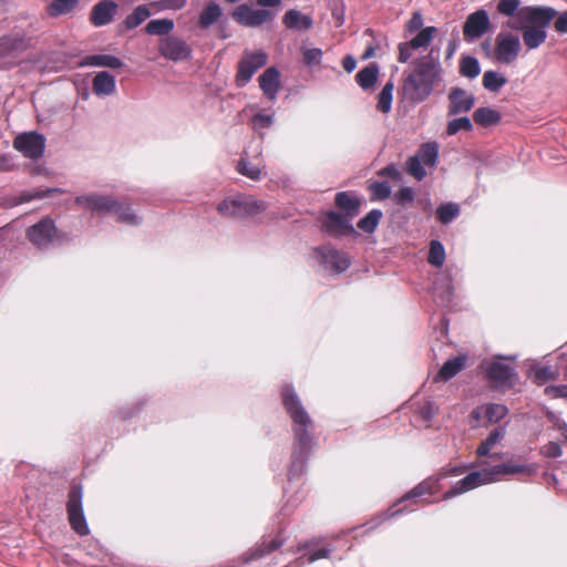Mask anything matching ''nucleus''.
I'll return each mask as SVG.
<instances>
[{
	"mask_svg": "<svg viewBox=\"0 0 567 567\" xmlns=\"http://www.w3.org/2000/svg\"><path fill=\"white\" fill-rule=\"evenodd\" d=\"M281 405L291 421L292 445L288 466V481H299L308 468V462L317 445L315 422L303 405L295 385L285 382L279 390Z\"/></svg>",
	"mask_w": 567,
	"mask_h": 567,
	"instance_id": "nucleus-1",
	"label": "nucleus"
},
{
	"mask_svg": "<svg viewBox=\"0 0 567 567\" xmlns=\"http://www.w3.org/2000/svg\"><path fill=\"white\" fill-rule=\"evenodd\" d=\"M520 0H498L497 12L511 18L505 27L520 32L527 50L538 49L547 39V28L550 25L555 11L549 6H524Z\"/></svg>",
	"mask_w": 567,
	"mask_h": 567,
	"instance_id": "nucleus-2",
	"label": "nucleus"
},
{
	"mask_svg": "<svg viewBox=\"0 0 567 567\" xmlns=\"http://www.w3.org/2000/svg\"><path fill=\"white\" fill-rule=\"evenodd\" d=\"M442 73L439 54L432 49L427 56L413 61V70L403 79L402 97L413 106L425 102L442 81Z\"/></svg>",
	"mask_w": 567,
	"mask_h": 567,
	"instance_id": "nucleus-3",
	"label": "nucleus"
},
{
	"mask_svg": "<svg viewBox=\"0 0 567 567\" xmlns=\"http://www.w3.org/2000/svg\"><path fill=\"white\" fill-rule=\"evenodd\" d=\"M334 205L337 210H327L321 219V233L334 239L358 238L352 220L361 212L362 198L354 192L341 190L334 196Z\"/></svg>",
	"mask_w": 567,
	"mask_h": 567,
	"instance_id": "nucleus-4",
	"label": "nucleus"
},
{
	"mask_svg": "<svg viewBox=\"0 0 567 567\" xmlns=\"http://www.w3.org/2000/svg\"><path fill=\"white\" fill-rule=\"evenodd\" d=\"M467 470V465H454L449 468H443L437 475L430 476L419 484H416L412 489L406 492L402 497H400L392 506H390L384 513H382L377 518L372 519L369 525L370 528H374L381 524V522L398 517L400 515L411 513L415 511V507L412 504L417 503V498L424 495H434L440 489V481L447 476H458L463 474Z\"/></svg>",
	"mask_w": 567,
	"mask_h": 567,
	"instance_id": "nucleus-5",
	"label": "nucleus"
},
{
	"mask_svg": "<svg viewBox=\"0 0 567 567\" xmlns=\"http://www.w3.org/2000/svg\"><path fill=\"white\" fill-rule=\"evenodd\" d=\"M267 208V202L240 194L225 198L217 205V210L220 215L239 219L256 216Z\"/></svg>",
	"mask_w": 567,
	"mask_h": 567,
	"instance_id": "nucleus-6",
	"label": "nucleus"
},
{
	"mask_svg": "<svg viewBox=\"0 0 567 567\" xmlns=\"http://www.w3.org/2000/svg\"><path fill=\"white\" fill-rule=\"evenodd\" d=\"M65 508L69 524L74 533L81 537L89 535L90 527L84 515L83 486L81 483L75 481L71 483Z\"/></svg>",
	"mask_w": 567,
	"mask_h": 567,
	"instance_id": "nucleus-7",
	"label": "nucleus"
},
{
	"mask_svg": "<svg viewBox=\"0 0 567 567\" xmlns=\"http://www.w3.org/2000/svg\"><path fill=\"white\" fill-rule=\"evenodd\" d=\"M27 239L40 251L49 250L58 239L54 219L47 215L25 230Z\"/></svg>",
	"mask_w": 567,
	"mask_h": 567,
	"instance_id": "nucleus-8",
	"label": "nucleus"
},
{
	"mask_svg": "<svg viewBox=\"0 0 567 567\" xmlns=\"http://www.w3.org/2000/svg\"><path fill=\"white\" fill-rule=\"evenodd\" d=\"M315 259L326 270L342 274L351 266V259L344 251L337 249L331 244H324L312 249Z\"/></svg>",
	"mask_w": 567,
	"mask_h": 567,
	"instance_id": "nucleus-9",
	"label": "nucleus"
},
{
	"mask_svg": "<svg viewBox=\"0 0 567 567\" xmlns=\"http://www.w3.org/2000/svg\"><path fill=\"white\" fill-rule=\"evenodd\" d=\"M504 359L506 357L497 355V360L485 362L482 367H484L486 379L494 383L495 388L511 389L518 381V373L514 367L499 361Z\"/></svg>",
	"mask_w": 567,
	"mask_h": 567,
	"instance_id": "nucleus-10",
	"label": "nucleus"
},
{
	"mask_svg": "<svg viewBox=\"0 0 567 567\" xmlns=\"http://www.w3.org/2000/svg\"><path fill=\"white\" fill-rule=\"evenodd\" d=\"M522 50V43L518 35L502 30L495 38V44L493 50V59L501 64L514 63Z\"/></svg>",
	"mask_w": 567,
	"mask_h": 567,
	"instance_id": "nucleus-11",
	"label": "nucleus"
},
{
	"mask_svg": "<svg viewBox=\"0 0 567 567\" xmlns=\"http://www.w3.org/2000/svg\"><path fill=\"white\" fill-rule=\"evenodd\" d=\"M267 61L268 54L264 50L246 51L237 64L236 85L238 87L247 85L254 74L267 64Z\"/></svg>",
	"mask_w": 567,
	"mask_h": 567,
	"instance_id": "nucleus-12",
	"label": "nucleus"
},
{
	"mask_svg": "<svg viewBox=\"0 0 567 567\" xmlns=\"http://www.w3.org/2000/svg\"><path fill=\"white\" fill-rule=\"evenodd\" d=\"M286 527L280 520L278 523V530L274 537L264 536L260 543H257L254 547L247 550L241 556L243 564L248 565L257 559L265 557L267 554L272 553L280 548L288 539Z\"/></svg>",
	"mask_w": 567,
	"mask_h": 567,
	"instance_id": "nucleus-13",
	"label": "nucleus"
},
{
	"mask_svg": "<svg viewBox=\"0 0 567 567\" xmlns=\"http://www.w3.org/2000/svg\"><path fill=\"white\" fill-rule=\"evenodd\" d=\"M45 136L37 131L23 132L13 140V147L24 157L37 161L45 151Z\"/></svg>",
	"mask_w": 567,
	"mask_h": 567,
	"instance_id": "nucleus-14",
	"label": "nucleus"
},
{
	"mask_svg": "<svg viewBox=\"0 0 567 567\" xmlns=\"http://www.w3.org/2000/svg\"><path fill=\"white\" fill-rule=\"evenodd\" d=\"M231 18L240 25L257 28L276 18L269 9H254L248 3H240L231 12Z\"/></svg>",
	"mask_w": 567,
	"mask_h": 567,
	"instance_id": "nucleus-15",
	"label": "nucleus"
},
{
	"mask_svg": "<svg viewBox=\"0 0 567 567\" xmlns=\"http://www.w3.org/2000/svg\"><path fill=\"white\" fill-rule=\"evenodd\" d=\"M494 482L489 467L481 471H472L457 481L449 491L443 494V499H451L463 493L477 488L482 485Z\"/></svg>",
	"mask_w": 567,
	"mask_h": 567,
	"instance_id": "nucleus-16",
	"label": "nucleus"
},
{
	"mask_svg": "<svg viewBox=\"0 0 567 567\" xmlns=\"http://www.w3.org/2000/svg\"><path fill=\"white\" fill-rule=\"evenodd\" d=\"M158 51L164 59L173 62L187 61L193 56L192 47L177 35L162 38Z\"/></svg>",
	"mask_w": 567,
	"mask_h": 567,
	"instance_id": "nucleus-17",
	"label": "nucleus"
},
{
	"mask_svg": "<svg viewBox=\"0 0 567 567\" xmlns=\"http://www.w3.org/2000/svg\"><path fill=\"white\" fill-rule=\"evenodd\" d=\"M491 28L488 12L484 9H477L470 13L463 24L464 40L468 43L482 38Z\"/></svg>",
	"mask_w": 567,
	"mask_h": 567,
	"instance_id": "nucleus-18",
	"label": "nucleus"
},
{
	"mask_svg": "<svg viewBox=\"0 0 567 567\" xmlns=\"http://www.w3.org/2000/svg\"><path fill=\"white\" fill-rule=\"evenodd\" d=\"M75 203L80 207L92 210L97 214L110 213L118 207L117 199L112 195L91 193L75 197Z\"/></svg>",
	"mask_w": 567,
	"mask_h": 567,
	"instance_id": "nucleus-19",
	"label": "nucleus"
},
{
	"mask_svg": "<svg viewBox=\"0 0 567 567\" xmlns=\"http://www.w3.org/2000/svg\"><path fill=\"white\" fill-rule=\"evenodd\" d=\"M447 115L455 116L470 112L475 105V96L462 87H452L447 95Z\"/></svg>",
	"mask_w": 567,
	"mask_h": 567,
	"instance_id": "nucleus-20",
	"label": "nucleus"
},
{
	"mask_svg": "<svg viewBox=\"0 0 567 567\" xmlns=\"http://www.w3.org/2000/svg\"><path fill=\"white\" fill-rule=\"evenodd\" d=\"M118 10V4L114 0H101L96 2L90 12V22L100 28L110 24Z\"/></svg>",
	"mask_w": 567,
	"mask_h": 567,
	"instance_id": "nucleus-21",
	"label": "nucleus"
},
{
	"mask_svg": "<svg viewBox=\"0 0 567 567\" xmlns=\"http://www.w3.org/2000/svg\"><path fill=\"white\" fill-rule=\"evenodd\" d=\"M281 74L277 66L267 68L259 76V87L262 91L264 95L270 100L275 101L277 99L278 92L281 86L280 81Z\"/></svg>",
	"mask_w": 567,
	"mask_h": 567,
	"instance_id": "nucleus-22",
	"label": "nucleus"
},
{
	"mask_svg": "<svg viewBox=\"0 0 567 567\" xmlns=\"http://www.w3.org/2000/svg\"><path fill=\"white\" fill-rule=\"evenodd\" d=\"M434 289L435 298L442 306L447 307L452 303L455 289L452 282V271L450 268H446L439 275Z\"/></svg>",
	"mask_w": 567,
	"mask_h": 567,
	"instance_id": "nucleus-23",
	"label": "nucleus"
},
{
	"mask_svg": "<svg viewBox=\"0 0 567 567\" xmlns=\"http://www.w3.org/2000/svg\"><path fill=\"white\" fill-rule=\"evenodd\" d=\"M282 23L288 30L305 32L313 27V19L298 9H289L282 17Z\"/></svg>",
	"mask_w": 567,
	"mask_h": 567,
	"instance_id": "nucleus-24",
	"label": "nucleus"
},
{
	"mask_svg": "<svg viewBox=\"0 0 567 567\" xmlns=\"http://www.w3.org/2000/svg\"><path fill=\"white\" fill-rule=\"evenodd\" d=\"M63 190L60 187H45V188H35V189H24L21 190L18 195L12 198V204L14 206L22 205L25 203H30L35 199H45L55 194H61Z\"/></svg>",
	"mask_w": 567,
	"mask_h": 567,
	"instance_id": "nucleus-25",
	"label": "nucleus"
},
{
	"mask_svg": "<svg viewBox=\"0 0 567 567\" xmlns=\"http://www.w3.org/2000/svg\"><path fill=\"white\" fill-rule=\"evenodd\" d=\"M466 364L465 355H457L446 360L439 372L434 375L433 382L449 381L457 375Z\"/></svg>",
	"mask_w": 567,
	"mask_h": 567,
	"instance_id": "nucleus-26",
	"label": "nucleus"
},
{
	"mask_svg": "<svg viewBox=\"0 0 567 567\" xmlns=\"http://www.w3.org/2000/svg\"><path fill=\"white\" fill-rule=\"evenodd\" d=\"M124 65L123 61L112 54H89L82 58L80 66L120 69Z\"/></svg>",
	"mask_w": 567,
	"mask_h": 567,
	"instance_id": "nucleus-27",
	"label": "nucleus"
},
{
	"mask_svg": "<svg viewBox=\"0 0 567 567\" xmlns=\"http://www.w3.org/2000/svg\"><path fill=\"white\" fill-rule=\"evenodd\" d=\"M492 477H494V482L497 481V476L503 475H514V474H536L537 466L536 464H514V463H502L496 464L489 467Z\"/></svg>",
	"mask_w": 567,
	"mask_h": 567,
	"instance_id": "nucleus-28",
	"label": "nucleus"
},
{
	"mask_svg": "<svg viewBox=\"0 0 567 567\" xmlns=\"http://www.w3.org/2000/svg\"><path fill=\"white\" fill-rule=\"evenodd\" d=\"M506 434V429L504 426H498L493 429L488 435L480 443L476 449V455L478 457L491 456V457H501L497 453H491L492 447H494L497 443H499Z\"/></svg>",
	"mask_w": 567,
	"mask_h": 567,
	"instance_id": "nucleus-29",
	"label": "nucleus"
},
{
	"mask_svg": "<svg viewBox=\"0 0 567 567\" xmlns=\"http://www.w3.org/2000/svg\"><path fill=\"white\" fill-rule=\"evenodd\" d=\"M93 92L97 96H107L116 90V79L109 71L97 72L93 79Z\"/></svg>",
	"mask_w": 567,
	"mask_h": 567,
	"instance_id": "nucleus-30",
	"label": "nucleus"
},
{
	"mask_svg": "<svg viewBox=\"0 0 567 567\" xmlns=\"http://www.w3.org/2000/svg\"><path fill=\"white\" fill-rule=\"evenodd\" d=\"M380 68L375 62L369 63L355 74V81L363 91L374 89L379 79Z\"/></svg>",
	"mask_w": 567,
	"mask_h": 567,
	"instance_id": "nucleus-31",
	"label": "nucleus"
},
{
	"mask_svg": "<svg viewBox=\"0 0 567 567\" xmlns=\"http://www.w3.org/2000/svg\"><path fill=\"white\" fill-rule=\"evenodd\" d=\"M150 17L151 10L148 7L146 4H140L122 21L118 25V32L123 33L124 31L133 30L140 27Z\"/></svg>",
	"mask_w": 567,
	"mask_h": 567,
	"instance_id": "nucleus-32",
	"label": "nucleus"
},
{
	"mask_svg": "<svg viewBox=\"0 0 567 567\" xmlns=\"http://www.w3.org/2000/svg\"><path fill=\"white\" fill-rule=\"evenodd\" d=\"M148 400L150 399L147 395H141V396L136 398L134 400V402L126 403V404L120 406L116 410L114 419L120 420V421H127V420H131V419L137 416L143 411V409L146 406V404L148 403Z\"/></svg>",
	"mask_w": 567,
	"mask_h": 567,
	"instance_id": "nucleus-33",
	"label": "nucleus"
},
{
	"mask_svg": "<svg viewBox=\"0 0 567 567\" xmlns=\"http://www.w3.org/2000/svg\"><path fill=\"white\" fill-rule=\"evenodd\" d=\"M472 117L476 124L483 127H491L501 123L502 113L489 106H481L473 112Z\"/></svg>",
	"mask_w": 567,
	"mask_h": 567,
	"instance_id": "nucleus-34",
	"label": "nucleus"
},
{
	"mask_svg": "<svg viewBox=\"0 0 567 567\" xmlns=\"http://www.w3.org/2000/svg\"><path fill=\"white\" fill-rule=\"evenodd\" d=\"M221 16L223 10L220 6L215 1H210L202 10L198 24L200 29H208L215 24Z\"/></svg>",
	"mask_w": 567,
	"mask_h": 567,
	"instance_id": "nucleus-35",
	"label": "nucleus"
},
{
	"mask_svg": "<svg viewBox=\"0 0 567 567\" xmlns=\"http://www.w3.org/2000/svg\"><path fill=\"white\" fill-rule=\"evenodd\" d=\"M117 206L112 214L117 216V221L127 226H138L142 224V217H140L132 206L127 203L120 202L117 199Z\"/></svg>",
	"mask_w": 567,
	"mask_h": 567,
	"instance_id": "nucleus-36",
	"label": "nucleus"
},
{
	"mask_svg": "<svg viewBox=\"0 0 567 567\" xmlns=\"http://www.w3.org/2000/svg\"><path fill=\"white\" fill-rule=\"evenodd\" d=\"M175 22L169 18L153 19L145 25V32L150 35L168 37L174 30Z\"/></svg>",
	"mask_w": 567,
	"mask_h": 567,
	"instance_id": "nucleus-37",
	"label": "nucleus"
},
{
	"mask_svg": "<svg viewBox=\"0 0 567 567\" xmlns=\"http://www.w3.org/2000/svg\"><path fill=\"white\" fill-rule=\"evenodd\" d=\"M383 217V212L379 208L371 209L367 215L360 218L357 223V228L364 234H373Z\"/></svg>",
	"mask_w": 567,
	"mask_h": 567,
	"instance_id": "nucleus-38",
	"label": "nucleus"
},
{
	"mask_svg": "<svg viewBox=\"0 0 567 567\" xmlns=\"http://www.w3.org/2000/svg\"><path fill=\"white\" fill-rule=\"evenodd\" d=\"M461 214V207L457 203L446 202L437 206L435 215L442 225H449Z\"/></svg>",
	"mask_w": 567,
	"mask_h": 567,
	"instance_id": "nucleus-39",
	"label": "nucleus"
},
{
	"mask_svg": "<svg viewBox=\"0 0 567 567\" xmlns=\"http://www.w3.org/2000/svg\"><path fill=\"white\" fill-rule=\"evenodd\" d=\"M481 63L473 55H463L460 60V74L470 80L476 79L481 73Z\"/></svg>",
	"mask_w": 567,
	"mask_h": 567,
	"instance_id": "nucleus-40",
	"label": "nucleus"
},
{
	"mask_svg": "<svg viewBox=\"0 0 567 567\" xmlns=\"http://www.w3.org/2000/svg\"><path fill=\"white\" fill-rule=\"evenodd\" d=\"M440 154V147L436 142H426L423 143L416 155L420 156V159L430 167L436 166Z\"/></svg>",
	"mask_w": 567,
	"mask_h": 567,
	"instance_id": "nucleus-41",
	"label": "nucleus"
},
{
	"mask_svg": "<svg viewBox=\"0 0 567 567\" xmlns=\"http://www.w3.org/2000/svg\"><path fill=\"white\" fill-rule=\"evenodd\" d=\"M393 90L394 83L392 80H389L378 94L377 110L379 112L383 114L391 112L393 103Z\"/></svg>",
	"mask_w": 567,
	"mask_h": 567,
	"instance_id": "nucleus-42",
	"label": "nucleus"
},
{
	"mask_svg": "<svg viewBox=\"0 0 567 567\" xmlns=\"http://www.w3.org/2000/svg\"><path fill=\"white\" fill-rule=\"evenodd\" d=\"M482 82L485 90L498 92L507 83V78L498 71L487 70L483 74Z\"/></svg>",
	"mask_w": 567,
	"mask_h": 567,
	"instance_id": "nucleus-43",
	"label": "nucleus"
},
{
	"mask_svg": "<svg viewBox=\"0 0 567 567\" xmlns=\"http://www.w3.org/2000/svg\"><path fill=\"white\" fill-rule=\"evenodd\" d=\"M445 258V247L442 241L432 239L429 247L427 262L435 268H441L444 265Z\"/></svg>",
	"mask_w": 567,
	"mask_h": 567,
	"instance_id": "nucleus-44",
	"label": "nucleus"
},
{
	"mask_svg": "<svg viewBox=\"0 0 567 567\" xmlns=\"http://www.w3.org/2000/svg\"><path fill=\"white\" fill-rule=\"evenodd\" d=\"M80 0H53L48 6V14L50 17H60L72 12L79 4Z\"/></svg>",
	"mask_w": 567,
	"mask_h": 567,
	"instance_id": "nucleus-45",
	"label": "nucleus"
},
{
	"mask_svg": "<svg viewBox=\"0 0 567 567\" xmlns=\"http://www.w3.org/2000/svg\"><path fill=\"white\" fill-rule=\"evenodd\" d=\"M483 414L488 423H498L508 414V408L502 403L483 404Z\"/></svg>",
	"mask_w": 567,
	"mask_h": 567,
	"instance_id": "nucleus-46",
	"label": "nucleus"
},
{
	"mask_svg": "<svg viewBox=\"0 0 567 567\" xmlns=\"http://www.w3.org/2000/svg\"><path fill=\"white\" fill-rule=\"evenodd\" d=\"M436 31L437 29L434 25L423 28L409 41L410 47L415 50L427 47L432 42Z\"/></svg>",
	"mask_w": 567,
	"mask_h": 567,
	"instance_id": "nucleus-47",
	"label": "nucleus"
},
{
	"mask_svg": "<svg viewBox=\"0 0 567 567\" xmlns=\"http://www.w3.org/2000/svg\"><path fill=\"white\" fill-rule=\"evenodd\" d=\"M392 199L398 206L406 209L415 200V190L411 186H402L393 194Z\"/></svg>",
	"mask_w": 567,
	"mask_h": 567,
	"instance_id": "nucleus-48",
	"label": "nucleus"
},
{
	"mask_svg": "<svg viewBox=\"0 0 567 567\" xmlns=\"http://www.w3.org/2000/svg\"><path fill=\"white\" fill-rule=\"evenodd\" d=\"M405 169L411 176H413L419 182L423 181L426 176L424 163L420 159V156H417L416 154L410 156L406 159Z\"/></svg>",
	"mask_w": 567,
	"mask_h": 567,
	"instance_id": "nucleus-49",
	"label": "nucleus"
},
{
	"mask_svg": "<svg viewBox=\"0 0 567 567\" xmlns=\"http://www.w3.org/2000/svg\"><path fill=\"white\" fill-rule=\"evenodd\" d=\"M369 190L371 193V200L372 202H381L391 196L392 188L391 185L388 182H372L369 185Z\"/></svg>",
	"mask_w": 567,
	"mask_h": 567,
	"instance_id": "nucleus-50",
	"label": "nucleus"
},
{
	"mask_svg": "<svg viewBox=\"0 0 567 567\" xmlns=\"http://www.w3.org/2000/svg\"><path fill=\"white\" fill-rule=\"evenodd\" d=\"M473 130L472 120L468 116L455 117L447 122L446 134L453 136L460 131L471 132Z\"/></svg>",
	"mask_w": 567,
	"mask_h": 567,
	"instance_id": "nucleus-51",
	"label": "nucleus"
},
{
	"mask_svg": "<svg viewBox=\"0 0 567 567\" xmlns=\"http://www.w3.org/2000/svg\"><path fill=\"white\" fill-rule=\"evenodd\" d=\"M302 62L306 66L319 65L322 62L323 51L320 48L301 47Z\"/></svg>",
	"mask_w": 567,
	"mask_h": 567,
	"instance_id": "nucleus-52",
	"label": "nucleus"
},
{
	"mask_svg": "<svg viewBox=\"0 0 567 567\" xmlns=\"http://www.w3.org/2000/svg\"><path fill=\"white\" fill-rule=\"evenodd\" d=\"M558 373L549 365H538L534 369V382L537 385H544L548 381H555Z\"/></svg>",
	"mask_w": 567,
	"mask_h": 567,
	"instance_id": "nucleus-53",
	"label": "nucleus"
},
{
	"mask_svg": "<svg viewBox=\"0 0 567 567\" xmlns=\"http://www.w3.org/2000/svg\"><path fill=\"white\" fill-rule=\"evenodd\" d=\"M331 16L337 27H342L346 21V3L343 0H333L329 4Z\"/></svg>",
	"mask_w": 567,
	"mask_h": 567,
	"instance_id": "nucleus-54",
	"label": "nucleus"
},
{
	"mask_svg": "<svg viewBox=\"0 0 567 567\" xmlns=\"http://www.w3.org/2000/svg\"><path fill=\"white\" fill-rule=\"evenodd\" d=\"M237 171L244 175L249 177L250 179L257 181L260 178L261 172L256 166L250 164L248 161L240 159L237 164Z\"/></svg>",
	"mask_w": 567,
	"mask_h": 567,
	"instance_id": "nucleus-55",
	"label": "nucleus"
},
{
	"mask_svg": "<svg viewBox=\"0 0 567 567\" xmlns=\"http://www.w3.org/2000/svg\"><path fill=\"white\" fill-rule=\"evenodd\" d=\"M439 412V406L436 405V403L432 400H426L422 406H420L419 409V414L421 416V419L429 423L431 422L434 416L437 414Z\"/></svg>",
	"mask_w": 567,
	"mask_h": 567,
	"instance_id": "nucleus-56",
	"label": "nucleus"
},
{
	"mask_svg": "<svg viewBox=\"0 0 567 567\" xmlns=\"http://www.w3.org/2000/svg\"><path fill=\"white\" fill-rule=\"evenodd\" d=\"M555 11L554 19H553V27L554 30L563 35L567 33V9L564 11H557L555 8H553Z\"/></svg>",
	"mask_w": 567,
	"mask_h": 567,
	"instance_id": "nucleus-57",
	"label": "nucleus"
},
{
	"mask_svg": "<svg viewBox=\"0 0 567 567\" xmlns=\"http://www.w3.org/2000/svg\"><path fill=\"white\" fill-rule=\"evenodd\" d=\"M274 123V115L266 113H257L252 117V125L255 130L269 128Z\"/></svg>",
	"mask_w": 567,
	"mask_h": 567,
	"instance_id": "nucleus-58",
	"label": "nucleus"
},
{
	"mask_svg": "<svg viewBox=\"0 0 567 567\" xmlns=\"http://www.w3.org/2000/svg\"><path fill=\"white\" fill-rule=\"evenodd\" d=\"M542 455L548 458H557L561 456L563 449L557 442H548L540 450Z\"/></svg>",
	"mask_w": 567,
	"mask_h": 567,
	"instance_id": "nucleus-59",
	"label": "nucleus"
},
{
	"mask_svg": "<svg viewBox=\"0 0 567 567\" xmlns=\"http://www.w3.org/2000/svg\"><path fill=\"white\" fill-rule=\"evenodd\" d=\"M545 394L551 398H564L567 399V384H559V385H547L545 388Z\"/></svg>",
	"mask_w": 567,
	"mask_h": 567,
	"instance_id": "nucleus-60",
	"label": "nucleus"
},
{
	"mask_svg": "<svg viewBox=\"0 0 567 567\" xmlns=\"http://www.w3.org/2000/svg\"><path fill=\"white\" fill-rule=\"evenodd\" d=\"M423 29V17L421 12L415 11L406 23V31L410 33L421 31Z\"/></svg>",
	"mask_w": 567,
	"mask_h": 567,
	"instance_id": "nucleus-61",
	"label": "nucleus"
},
{
	"mask_svg": "<svg viewBox=\"0 0 567 567\" xmlns=\"http://www.w3.org/2000/svg\"><path fill=\"white\" fill-rule=\"evenodd\" d=\"M378 174L383 177H390L393 181H399L402 177L400 169L394 163L388 164L381 168Z\"/></svg>",
	"mask_w": 567,
	"mask_h": 567,
	"instance_id": "nucleus-62",
	"label": "nucleus"
},
{
	"mask_svg": "<svg viewBox=\"0 0 567 567\" xmlns=\"http://www.w3.org/2000/svg\"><path fill=\"white\" fill-rule=\"evenodd\" d=\"M161 10H182L186 7L187 0H163L157 3Z\"/></svg>",
	"mask_w": 567,
	"mask_h": 567,
	"instance_id": "nucleus-63",
	"label": "nucleus"
},
{
	"mask_svg": "<svg viewBox=\"0 0 567 567\" xmlns=\"http://www.w3.org/2000/svg\"><path fill=\"white\" fill-rule=\"evenodd\" d=\"M398 49H399L398 61L400 63H408L412 56V51L414 49L410 47L409 41L399 43Z\"/></svg>",
	"mask_w": 567,
	"mask_h": 567,
	"instance_id": "nucleus-64",
	"label": "nucleus"
}]
</instances>
